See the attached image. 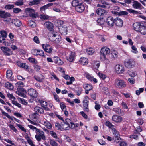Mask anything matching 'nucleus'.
I'll list each match as a JSON object with an SVG mask.
<instances>
[{
    "instance_id": "39448f33",
    "label": "nucleus",
    "mask_w": 146,
    "mask_h": 146,
    "mask_svg": "<svg viewBox=\"0 0 146 146\" xmlns=\"http://www.w3.org/2000/svg\"><path fill=\"white\" fill-rule=\"evenodd\" d=\"M135 62L133 60L129 59L126 60L124 62V65L127 68H131L135 65Z\"/></svg>"
},
{
    "instance_id": "a211bd4d",
    "label": "nucleus",
    "mask_w": 146,
    "mask_h": 146,
    "mask_svg": "<svg viewBox=\"0 0 146 146\" xmlns=\"http://www.w3.org/2000/svg\"><path fill=\"white\" fill-rule=\"evenodd\" d=\"M142 26V25H141V23H140L136 22L133 24V28L136 31H139Z\"/></svg>"
},
{
    "instance_id": "8fccbe9b",
    "label": "nucleus",
    "mask_w": 146,
    "mask_h": 146,
    "mask_svg": "<svg viewBox=\"0 0 146 146\" xmlns=\"http://www.w3.org/2000/svg\"><path fill=\"white\" fill-rule=\"evenodd\" d=\"M29 16L33 18H35L38 16V15L37 13L33 12L32 13L29 14Z\"/></svg>"
},
{
    "instance_id": "5fc2aeb1",
    "label": "nucleus",
    "mask_w": 146,
    "mask_h": 146,
    "mask_svg": "<svg viewBox=\"0 0 146 146\" xmlns=\"http://www.w3.org/2000/svg\"><path fill=\"white\" fill-rule=\"evenodd\" d=\"M14 5L11 4H8L6 5L5 7V9H10L13 8L14 7Z\"/></svg>"
},
{
    "instance_id": "69168bd1",
    "label": "nucleus",
    "mask_w": 146,
    "mask_h": 146,
    "mask_svg": "<svg viewBox=\"0 0 146 146\" xmlns=\"http://www.w3.org/2000/svg\"><path fill=\"white\" fill-rule=\"evenodd\" d=\"M9 127L10 128L13 130L14 132H15V133H17V130L16 129L13 125H9Z\"/></svg>"
},
{
    "instance_id": "37998d69",
    "label": "nucleus",
    "mask_w": 146,
    "mask_h": 146,
    "mask_svg": "<svg viewBox=\"0 0 146 146\" xmlns=\"http://www.w3.org/2000/svg\"><path fill=\"white\" fill-rule=\"evenodd\" d=\"M104 21L103 17H100L98 19L97 23L99 25H100L103 24Z\"/></svg>"
},
{
    "instance_id": "0e129e2a",
    "label": "nucleus",
    "mask_w": 146,
    "mask_h": 146,
    "mask_svg": "<svg viewBox=\"0 0 146 146\" xmlns=\"http://www.w3.org/2000/svg\"><path fill=\"white\" fill-rule=\"evenodd\" d=\"M12 103L13 104L18 106V107H19V108L21 107V105L20 104L17 102L15 101H14V100L12 101Z\"/></svg>"
},
{
    "instance_id": "6e6d98bb",
    "label": "nucleus",
    "mask_w": 146,
    "mask_h": 146,
    "mask_svg": "<svg viewBox=\"0 0 146 146\" xmlns=\"http://www.w3.org/2000/svg\"><path fill=\"white\" fill-rule=\"evenodd\" d=\"M84 87L85 89H86V88L87 89L89 90H91L93 88V87L91 85L88 84H86L85 86Z\"/></svg>"
},
{
    "instance_id": "2f4dec72",
    "label": "nucleus",
    "mask_w": 146,
    "mask_h": 146,
    "mask_svg": "<svg viewBox=\"0 0 146 146\" xmlns=\"http://www.w3.org/2000/svg\"><path fill=\"white\" fill-rule=\"evenodd\" d=\"M86 52L90 55H92L94 52V50L92 48H90L86 49Z\"/></svg>"
},
{
    "instance_id": "0eeeda50",
    "label": "nucleus",
    "mask_w": 146,
    "mask_h": 146,
    "mask_svg": "<svg viewBox=\"0 0 146 146\" xmlns=\"http://www.w3.org/2000/svg\"><path fill=\"white\" fill-rule=\"evenodd\" d=\"M28 94L32 98H36L37 96L36 91L33 88H31L28 91Z\"/></svg>"
},
{
    "instance_id": "9b49d317",
    "label": "nucleus",
    "mask_w": 146,
    "mask_h": 146,
    "mask_svg": "<svg viewBox=\"0 0 146 146\" xmlns=\"http://www.w3.org/2000/svg\"><path fill=\"white\" fill-rule=\"evenodd\" d=\"M115 19L111 17H108L106 21L107 24L109 26L112 27L114 25Z\"/></svg>"
},
{
    "instance_id": "e2e57ef3",
    "label": "nucleus",
    "mask_w": 146,
    "mask_h": 146,
    "mask_svg": "<svg viewBox=\"0 0 146 146\" xmlns=\"http://www.w3.org/2000/svg\"><path fill=\"white\" fill-rule=\"evenodd\" d=\"M98 75L103 80H104L106 77V75L102 73H99Z\"/></svg>"
},
{
    "instance_id": "bb28decb",
    "label": "nucleus",
    "mask_w": 146,
    "mask_h": 146,
    "mask_svg": "<svg viewBox=\"0 0 146 146\" xmlns=\"http://www.w3.org/2000/svg\"><path fill=\"white\" fill-rule=\"evenodd\" d=\"M81 3V2L79 1L78 0H74L72 2V6L76 8V7L79 5Z\"/></svg>"
},
{
    "instance_id": "c756f323",
    "label": "nucleus",
    "mask_w": 146,
    "mask_h": 146,
    "mask_svg": "<svg viewBox=\"0 0 146 146\" xmlns=\"http://www.w3.org/2000/svg\"><path fill=\"white\" fill-rule=\"evenodd\" d=\"M113 111L117 114L119 115H123V111L121 110L120 109L118 108L113 109Z\"/></svg>"
},
{
    "instance_id": "052dcab7",
    "label": "nucleus",
    "mask_w": 146,
    "mask_h": 146,
    "mask_svg": "<svg viewBox=\"0 0 146 146\" xmlns=\"http://www.w3.org/2000/svg\"><path fill=\"white\" fill-rule=\"evenodd\" d=\"M50 134L53 137L55 138H57V136L56 134L53 131H50Z\"/></svg>"
},
{
    "instance_id": "de8ad7c7",
    "label": "nucleus",
    "mask_w": 146,
    "mask_h": 146,
    "mask_svg": "<svg viewBox=\"0 0 146 146\" xmlns=\"http://www.w3.org/2000/svg\"><path fill=\"white\" fill-rule=\"evenodd\" d=\"M56 37V39L54 38V40L52 41H53L54 43H58L60 41V37L58 35V36Z\"/></svg>"
},
{
    "instance_id": "13d9d810",
    "label": "nucleus",
    "mask_w": 146,
    "mask_h": 146,
    "mask_svg": "<svg viewBox=\"0 0 146 146\" xmlns=\"http://www.w3.org/2000/svg\"><path fill=\"white\" fill-rule=\"evenodd\" d=\"M83 107L84 111L86 112H88L89 111L88 104H84Z\"/></svg>"
},
{
    "instance_id": "864d4df0",
    "label": "nucleus",
    "mask_w": 146,
    "mask_h": 146,
    "mask_svg": "<svg viewBox=\"0 0 146 146\" xmlns=\"http://www.w3.org/2000/svg\"><path fill=\"white\" fill-rule=\"evenodd\" d=\"M17 6H21L23 4V2L20 0H18L14 3Z\"/></svg>"
},
{
    "instance_id": "f704fd0d",
    "label": "nucleus",
    "mask_w": 146,
    "mask_h": 146,
    "mask_svg": "<svg viewBox=\"0 0 146 146\" xmlns=\"http://www.w3.org/2000/svg\"><path fill=\"white\" fill-rule=\"evenodd\" d=\"M43 124L48 129H50L52 127L51 123L47 121H44Z\"/></svg>"
},
{
    "instance_id": "4d7b16f0",
    "label": "nucleus",
    "mask_w": 146,
    "mask_h": 146,
    "mask_svg": "<svg viewBox=\"0 0 146 146\" xmlns=\"http://www.w3.org/2000/svg\"><path fill=\"white\" fill-rule=\"evenodd\" d=\"M25 11L26 12H28L29 14L32 13L33 12H35L34 10L29 8H26Z\"/></svg>"
},
{
    "instance_id": "393cba45",
    "label": "nucleus",
    "mask_w": 146,
    "mask_h": 146,
    "mask_svg": "<svg viewBox=\"0 0 146 146\" xmlns=\"http://www.w3.org/2000/svg\"><path fill=\"white\" fill-rule=\"evenodd\" d=\"M133 3L132 6L135 9L139 8L141 6V4L138 1L133 0Z\"/></svg>"
},
{
    "instance_id": "4c0bfd02",
    "label": "nucleus",
    "mask_w": 146,
    "mask_h": 146,
    "mask_svg": "<svg viewBox=\"0 0 146 146\" xmlns=\"http://www.w3.org/2000/svg\"><path fill=\"white\" fill-rule=\"evenodd\" d=\"M38 102L40 103L41 104V106L43 107L45 106H47V103L46 101L39 100H38Z\"/></svg>"
},
{
    "instance_id": "4be33fe9",
    "label": "nucleus",
    "mask_w": 146,
    "mask_h": 146,
    "mask_svg": "<svg viewBox=\"0 0 146 146\" xmlns=\"http://www.w3.org/2000/svg\"><path fill=\"white\" fill-rule=\"evenodd\" d=\"M33 77L36 80L39 82H42L43 80L44 79V76L41 74L38 76L35 75Z\"/></svg>"
},
{
    "instance_id": "a19ab883",
    "label": "nucleus",
    "mask_w": 146,
    "mask_h": 146,
    "mask_svg": "<svg viewBox=\"0 0 146 146\" xmlns=\"http://www.w3.org/2000/svg\"><path fill=\"white\" fill-rule=\"evenodd\" d=\"M32 54L35 56L38 55V49H33L31 50Z\"/></svg>"
},
{
    "instance_id": "a878e982",
    "label": "nucleus",
    "mask_w": 146,
    "mask_h": 146,
    "mask_svg": "<svg viewBox=\"0 0 146 146\" xmlns=\"http://www.w3.org/2000/svg\"><path fill=\"white\" fill-rule=\"evenodd\" d=\"M79 62L82 64L86 65L88 63V59L84 57H81L79 60Z\"/></svg>"
},
{
    "instance_id": "e433bc0d",
    "label": "nucleus",
    "mask_w": 146,
    "mask_h": 146,
    "mask_svg": "<svg viewBox=\"0 0 146 146\" xmlns=\"http://www.w3.org/2000/svg\"><path fill=\"white\" fill-rule=\"evenodd\" d=\"M13 73L10 70H7L6 71V77L7 78H9L12 76Z\"/></svg>"
},
{
    "instance_id": "72a5a7b5",
    "label": "nucleus",
    "mask_w": 146,
    "mask_h": 146,
    "mask_svg": "<svg viewBox=\"0 0 146 146\" xmlns=\"http://www.w3.org/2000/svg\"><path fill=\"white\" fill-rule=\"evenodd\" d=\"M127 10L129 13H132L133 14L137 15L140 14L139 11H135L132 9H127Z\"/></svg>"
},
{
    "instance_id": "f8f14e48",
    "label": "nucleus",
    "mask_w": 146,
    "mask_h": 146,
    "mask_svg": "<svg viewBox=\"0 0 146 146\" xmlns=\"http://www.w3.org/2000/svg\"><path fill=\"white\" fill-rule=\"evenodd\" d=\"M114 23L117 26L121 27L123 26V21L121 19L117 17L115 19Z\"/></svg>"
},
{
    "instance_id": "3c124183",
    "label": "nucleus",
    "mask_w": 146,
    "mask_h": 146,
    "mask_svg": "<svg viewBox=\"0 0 146 146\" xmlns=\"http://www.w3.org/2000/svg\"><path fill=\"white\" fill-rule=\"evenodd\" d=\"M29 61L34 64H36L37 62V60L35 59L32 58H29L28 59Z\"/></svg>"
},
{
    "instance_id": "b1692460",
    "label": "nucleus",
    "mask_w": 146,
    "mask_h": 146,
    "mask_svg": "<svg viewBox=\"0 0 146 146\" xmlns=\"http://www.w3.org/2000/svg\"><path fill=\"white\" fill-rule=\"evenodd\" d=\"M34 111L36 112L35 113H38L40 114H43L44 113V111L42 108L38 107L36 106L34 108Z\"/></svg>"
},
{
    "instance_id": "338daca9",
    "label": "nucleus",
    "mask_w": 146,
    "mask_h": 146,
    "mask_svg": "<svg viewBox=\"0 0 146 146\" xmlns=\"http://www.w3.org/2000/svg\"><path fill=\"white\" fill-rule=\"evenodd\" d=\"M34 41L37 44H38L40 43V41L39 40V38L37 36H35L33 38Z\"/></svg>"
},
{
    "instance_id": "9d476101",
    "label": "nucleus",
    "mask_w": 146,
    "mask_h": 146,
    "mask_svg": "<svg viewBox=\"0 0 146 146\" xmlns=\"http://www.w3.org/2000/svg\"><path fill=\"white\" fill-rule=\"evenodd\" d=\"M96 13L99 16H103L106 15L107 12L106 11L101 8H98L96 10Z\"/></svg>"
},
{
    "instance_id": "c9c22d12",
    "label": "nucleus",
    "mask_w": 146,
    "mask_h": 146,
    "mask_svg": "<svg viewBox=\"0 0 146 146\" xmlns=\"http://www.w3.org/2000/svg\"><path fill=\"white\" fill-rule=\"evenodd\" d=\"M55 62L59 65L62 64L63 62L61 61L60 58L58 57H55Z\"/></svg>"
},
{
    "instance_id": "5701e85b",
    "label": "nucleus",
    "mask_w": 146,
    "mask_h": 146,
    "mask_svg": "<svg viewBox=\"0 0 146 146\" xmlns=\"http://www.w3.org/2000/svg\"><path fill=\"white\" fill-rule=\"evenodd\" d=\"M53 5V3H50L42 6L40 8V11L42 12L44 11H45L46 9H48L50 7L52 6Z\"/></svg>"
},
{
    "instance_id": "f3484780",
    "label": "nucleus",
    "mask_w": 146,
    "mask_h": 146,
    "mask_svg": "<svg viewBox=\"0 0 146 146\" xmlns=\"http://www.w3.org/2000/svg\"><path fill=\"white\" fill-rule=\"evenodd\" d=\"M11 14L9 13L5 12V11L0 10V18H6L11 16Z\"/></svg>"
},
{
    "instance_id": "09e8293b",
    "label": "nucleus",
    "mask_w": 146,
    "mask_h": 146,
    "mask_svg": "<svg viewBox=\"0 0 146 146\" xmlns=\"http://www.w3.org/2000/svg\"><path fill=\"white\" fill-rule=\"evenodd\" d=\"M50 144L52 146H57L58 144L54 140L50 139L49 140Z\"/></svg>"
},
{
    "instance_id": "1a4fd4ad",
    "label": "nucleus",
    "mask_w": 146,
    "mask_h": 146,
    "mask_svg": "<svg viewBox=\"0 0 146 146\" xmlns=\"http://www.w3.org/2000/svg\"><path fill=\"white\" fill-rule=\"evenodd\" d=\"M57 33L55 32L54 30L52 31H50L48 34V36L49 39L50 40H53L54 38L58 36Z\"/></svg>"
},
{
    "instance_id": "6ab92c4d",
    "label": "nucleus",
    "mask_w": 146,
    "mask_h": 146,
    "mask_svg": "<svg viewBox=\"0 0 146 146\" xmlns=\"http://www.w3.org/2000/svg\"><path fill=\"white\" fill-rule=\"evenodd\" d=\"M44 25L46 28L50 31L53 30L54 26L52 23L50 22H46L44 23Z\"/></svg>"
},
{
    "instance_id": "2eb2a0df",
    "label": "nucleus",
    "mask_w": 146,
    "mask_h": 146,
    "mask_svg": "<svg viewBox=\"0 0 146 146\" xmlns=\"http://www.w3.org/2000/svg\"><path fill=\"white\" fill-rule=\"evenodd\" d=\"M115 70L116 72L118 73H121L124 71L123 67L122 65H116Z\"/></svg>"
},
{
    "instance_id": "79ce46f5",
    "label": "nucleus",
    "mask_w": 146,
    "mask_h": 146,
    "mask_svg": "<svg viewBox=\"0 0 146 146\" xmlns=\"http://www.w3.org/2000/svg\"><path fill=\"white\" fill-rule=\"evenodd\" d=\"M82 88L80 87H78L75 90V91L77 95L78 96H79L80 94L82 92Z\"/></svg>"
},
{
    "instance_id": "dca6fc26",
    "label": "nucleus",
    "mask_w": 146,
    "mask_h": 146,
    "mask_svg": "<svg viewBox=\"0 0 146 146\" xmlns=\"http://www.w3.org/2000/svg\"><path fill=\"white\" fill-rule=\"evenodd\" d=\"M112 120L115 122H120L122 120V118L120 116L115 115L113 116Z\"/></svg>"
},
{
    "instance_id": "774afa93",
    "label": "nucleus",
    "mask_w": 146,
    "mask_h": 146,
    "mask_svg": "<svg viewBox=\"0 0 146 146\" xmlns=\"http://www.w3.org/2000/svg\"><path fill=\"white\" fill-rule=\"evenodd\" d=\"M86 77L88 80L91 81L93 80V77L90 75L88 73L86 74Z\"/></svg>"
},
{
    "instance_id": "ddd939ff",
    "label": "nucleus",
    "mask_w": 146,
    "mask_h": 146,
    "mask_svg": "<svg viewBox=\"0 0 146 146\" xmlns=\"http://www.w3.org/2000/svg\"><path fill=\"white\" fill-rule=\"evenodd\" d=\"M16 93L19 96H24V95L27 92L24 88H17V90L16 92Z\"/></svg>"
},
{
    "instance_id": "20e7f679",
    "label": "nucleus",
    "mask_w": 146,
    "mask_h": 146,
    "mask_svg": "<svg viewBox=\"0 0 146 146\" xmlns=\"http://www.w3.org/2000/svg\"><path fill=\"white\" fill-rule=\"evenodd\" d=\"M37 132L39 133V134H36L35 135V137L38 141H41V139L43 140H45L46 139V137L44 135V132L40 129H37Z\"/></svg>"
},
{
    "instance_id": "58836bf2",
    "label": "nucleus",
    "mask_w": 146,
    "mask_h": 146,
    "mask_svg": "<svg viewBox=\"0 0 146 146\" xmlns=\"http://www.w3.org/2000/svg\"><path fill=\"white\" fill-rule=\"evenodd\" d=\"M110 55L111 57L112 58H113L114 59H116L118 57L117 53L115 51L112 52L110 54Z\"/></svg>"
},
{
    "instance_id": "ea45409f",
    "label": "nucleus",
    "mask_w": 146,
    "mask_h": 146,
    "mask_svg": "<svg viewBox=\"0 0 146 146\" xmlns=\"http://www.w3.org/2000/svg\"><path fill=\"white\" fill-rule=\"evenodd\" d=\"M100 66V62L99 61H95L93 64V66L94 68L96 70H98Z\"/></svg>"
},
{
    "instance_id": "4468645a",
    "label": "nucleus",
    "mask_w": 146,
    "mask_h": 146,
    "mask_svg": "<svg viewBox=\"0 0 146 146\" xmlns=\"http://www.w3.org/2000/svg\"><path fill=\"white\" fill-rule=\"evenodd\" d=\"M1 113L3 115L6 116L8 119H11V120L13 121L14 120L18 123L20 122V121L19 120L17 119L16 118L13 117H11L10 115H9L7 113L3 111H1Z\"/></svg>"
},
{
    "instance_id": "aec40b11",
    "label": "nucleus",
    "mask_w": 146,
    "mask_h": 146,
    "mask_svg": "<svg viewBox=\"0 0 146 146\" xmlns=\"http://www.w3.org/2000/svg\"><path fill=\"white\" fill-rule=\"evenodd\" d=\"M85 7L84 5L81 3L77 7L75 8L76 10L78 12H82L84 10Z\"/></svg>"
},
{
    "instance_id": "cd10ccee",
    "label": "nucleus",
    "mask_w": 146,
    "mask_h": 146,
    "mask_svg": "<svg viewBox=\"0 0 146 146\" xmlns=\"http://www.w3.org/2000/svg\"><path fill=\"white\" fill-rule=\"evenodd\" d=\"M13 23L17 27H20L22 24L21 21L18 19H15L13 20Z\"/></svg>"
},
{
    "instance_id": "c03bdc74",
    "label": "nucleus",
    "mask_w": 146,
    "mask_h": 146,
    "mask_svg": "<svg viewBox=\"0 0 146 146\" xmlns=\"http://www.w3.org/2000/svg\"><path fill=\"white\" fill-rule=\"evenodd\" d=\"M0 34L1 35V36L4 38H6L7 36V32L5 31H0Z\"/></svg>"
},
{
    "instance_id": "6e6552de",
    "label": "nucleus",
    "mask_w": 146,
    "mask_h": 146,
    "mask_svg": "<svg viewBox=\"0 0 146 146\" xmlns=\"http://www.w3.org/2000/svg\"><path fill=\"white\" fill-rule=\"evenodd\" d=\"M42 47L45 52L49 53H51L53 50L50 45L48 44H42Z\"/></svg>"
},
{
    "instance_id": "412c9836",
    "label": "nucleus",
    "mask_w": 146,
    "mask_h": 146,
    "mask_svg": "<svg viewBox=\"0 0 146 146\" xmlns=\"http://www.w3.org/2000/svg\"><path fill=\"white\" fill-rule=\"evenodd\" d=\"M75 53L74 52H71L70 54L69 57H67V60L69 62H72L74 59L75 57Z\"/></svg>"
},
{
    "instance_id": "a18cd8bd",
    "label": "nucleus",
    "mask_w": 146,
    "mask_h": 146,
    "mask_svg": "<svg viewBox=\"0 0 146 146\" xmlns=\"http://www.w3.org/2000/svg\"><path fill=\"white\" fill-rule=\"evenodd\" d=\"M60 107L63 111L66 110V106L63 102H61L60 104Z\"/></svg>"
},
{
    "instance_id": "603ef678",
    "label": "nucleus",
    "mask_w": 146,
    "mask_h": 146,
    "mask_svg": "<svg viewBox=\"0 0 146 146\" xmlns=\"http://www.w3.org/2000/svg\"><path fill=\"white\" fill-rule=\"evenodd\" d=\"M144 89L143 88H141L139 89V90H137L136 91V94L137 95H140L141 93L143 92Z\"/></svg>"
},
{
    "instance_id": "7c9ffc66",
    "label": "nucleus",
    "mask_w": 146,
    "mask_h": 146,
    "mask_svg": "<svg viewBox=\"0 0 146 146\" xmlns=\"http://www.w3.org/2000/svg\"><path fill=\"white\" fill-rule=\"evenodd\" d=\"M40 1L39 0H33L31 1H30L29 2V4L31 6L37 5L40 3Z\"/></svg>"
},
{
    "instance_id": "f03ea898",
    "label": "nucleus",
    "mask_w": 146,
    "mask_h": 146,
    "mask_svg": "<svg viewBox=\"0 0 146 146\" xmlns=\"http://www.w3.org/2000/svg\"><path fill=\"white\" fill-rule=\"evenodd\" d=\"M114 85L116 88L119 89L123 88L126 86L125 82L124 81L119 78L115 80Z\"/></svg>"
},
{
    "instance_id": "c85d7f7f",
    "label": "nucleus",
    "mask_w": 146,
    "mask_h": 146,
    "mask_svg": "<svg viewBox=\"0 0 146 146\" xmlns=\"http://www.w3.org/2000/svg\"><path fill=\"white\" fill-rule=\"evenodd\" d=\"M139 31L141 34L145 35L146 34V27L144 26H141Z\"/></svg>"
},
{
    "instance_id": "7ed1b4c3",
    "label": "nucleus",
    "mask_w": 146,
    "mask_h": 146,
    "mask_svg": "<svg viewBox=\"0 0 146 146\" xmlns=\"http://www.w3.org/2000/svg\"><path fill=\"white\" fill-rule=\"evenodd\" d=\"M64 124H62V128L66 130L69 129L70 128V126L72 125L73 122L71 120L69 119H66L65 121L63 122Z\"/></svg>"
},
{
    "instance_id": "f257e3e1",
    "label": "nucleus",
    "mask_w": 146,
    "mask_h": 146,
    "mask_svg": "<svg viewBox=\"0 0 146 146\" xmlns=\"http://www.w3.org/2000/svg\"><path fill=\"white\" fill-rule=\"evenodd\" d=\"M110 53V50L109 48L106 47L102 48L100 52V57L101 58L106 59L107 56Z\"/></svg>"
},
{
    "instance_id": "49530a36",
    "label": "nucleus",
    "mask_w": 146,
    "mask_h": 146,
    "mask_svg": "<svg viewBox=\"0 0 146 146\" xmlns=\"http://www.w3.org/2000/svg\"><path fill=\"white\" fill-rule=\"evenodd\" d=\"M55 126L56 128L57 129H60L61 130H62V129H63L62 128V124L60 125L59 124V123H56L55 124Z\"/></svg>"
},
{
    "instance_id": "bf43d9fd",
    "label": "nucleus",
    "mask_w": 146,
    "mask_h": 146,
    "mask_svg": "<svg viewBox=\"0 0 146 146\" xmlns=\"http://www.w3.org/2000/svg\"><path fill=\"white\" fill-rule=\"evenodd\" d=\"M13 11L15 13H17L21 11V9L19 8H13Z\"/></svg>"
},
{
    "instance_id": "423d86ee",
    "label": "nucleus",
    "mask_w": 146,
    "mask_h": 146,
    "mask_svg": "<svg viewBox=\"0 0 146 146\" xmlns=\"http://www.w3.org/2000/svg\"><path fill=\"white\" fill-rule=\"evenodd\" d=\"M1 49L6 56H10L13 54L11 50L7 47L2 46L1 47Z\"/></svg>"
},
{
    "instance_id": "680f3d73",
    "label": "nucleus",
    "mask_w": 146,
    "mask_h": 146,
    "mask_svg": "<svg viewBox=\"0 0 146 146\" xmlns=\"http://www.w3.org/2000/svg\"><path fill=\"white\" fill-rule=\"evenodd\" d=\"M38 55L42 57L45 56L43 50L38 49Z\"/></svg>"
},
{
    "instance_id": "473e14b6",
    "label": "nucleus",
    "mask_w": 146,
    "mask_h": 146,
    "mask_svg": "<svg viewBox=\"0 0 146 146\" xmlns=\"http://www.w3.org/2000/svg\"><path fill=\"white\" fill-rule=\"evenodd\" d=\"M5 87L9 89H12L13 87V85L10 83L6 82L5 84Z\"/></svg>"
}]
</instances>
